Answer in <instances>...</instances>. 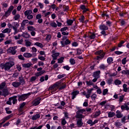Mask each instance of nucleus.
I'll list each match as a JSON object with an SVG mask.
<instances>
[{"label": "nucleus", "mask_w": 129, "mask_h": 129, "mask_svg": "<svg viewBox=\"0 0 129 129\" xmlns=\"http://www.w3.org/2000/svg\"><path fill=\"white\" fill-rule=\"evenodd\" d=\"M15 65V62L10 61L5 63H2L0 64L1 68L3 70L4 69L5 71H9L11 70L12 67Z\"/></svg>", "instance_id": "1"}, {"label": "nucleus", "mask_w": 129, "mask_h": 129, "mask_svg": "<svg viewBox=\"0 0 129 129\" xmlns=\"http://www.w3.org/2000/svg\"><path fill=\"white\" fill-rule=\"evenodd\" d=\"M63 85V83L60 81L56 82L53 85L50 87L49 89L50 90L51 93L54 94L57 91V89H59L60 86Z\"/></svg>", "instance_id": "2"}, {"label": "nucleus", "mask_w": 129, "mask_h": 129, "mask_svg": "<svg viewBox=\"0 0 129 129\" xmlns=\"http://www.w3.org/2000/svg\"><path fill=\"white\" fill-rule=\"evenodd\" d=\"M71 41L67 38V37L64 36L62 40L60 41V44H61V47H65V45H69L71 44Z\"/></svg>", "instance_id": "3"}, {"label": "nucleus", "mask_w": 129, "mask_h": 129, "mask_svg": "<svg viewBox=\"0 0 129 129\" xmlns=\"http://www.w3.org/2000/svg\"><path fill=\"white\" fill-rule=\"evenodd\" d=\"M99 29L102 31L101 32V34H102V35H103L104 36H106V32H105V31L108 30V27L104 24H102L100 25Z\"/></svg>", "instance_id": "4"}, {"label": "nucleus", "mask_w": 129, "mask_h": 129, "mask_svg": "<svg viewBox=\"0 0 129 129\" xmlns=\"http://www.w3.org/2000/svg\"><path fill=\"white\" fill-rule=\"evenodd\" d=\"M51 57L52 58V60H57L58 59V57L60 56V52H56V50H52L51 52Z\"/></svg>", "instance_id": "5"}, {"label": "nucleus", "mask_w": 129, "mask_h": 129, "mask_svg": "<svg viewBox=\"0 0 129 129\" xmlns=\"http://www.w3.org/2000/svg\"><path fill=\"white\" fill-rule=\"evenodd\" d=\"M14 8L15 7L14 6H11L8 9V10L5 12L4 17L8 18V17L10 16L11 13H12V12L13 11V10H14Z\"/></svg>", "instance_id": "6"}, {"label": "nucleus", "mask_w": 129, "mask_h": 129, "mask_svg": "<svg viewBox=\"0 0 129 129\" xmlns=\"http://www.w3.org/2000/svg\"><path fill=\"white\" fill-rule=\"evenodd\" d=\"M85 109H81L78 110L77 112V118H83V117H84V116L82 115V113H83V112H85Z\"/></svg>", "instance_id": "7"}, {"label": "nucleus", "mask_w": 129, "mask_h": 129, "mask_svg": "<svg viewBox=\"0 0 129 129\" xmlns=\"http://www.w3.org/2000/svg\"><path fill=\"white\" fill-rule=\"evenodd\" d=\"M18 48V46H15L14 47H11L8 49V53H11L12 55H15L17 53L16 49Z\"/></svg>", "instance_id": "8"}, {"label": "nucleus", "mask_w": 129, "mask_h": 129, "mask_svg": "<svg viewBox=\"0 0 129 129\" xmlns=\"http://www.w3.org/2000/svg\"><path fill=\"white\" fill-rule=\"evenodd\" d=\"M41 99L40 97L34 99L32 102L33 106H37V105H39V103H41Z\"/></svg>", "instance_id": "9"}, {"label": "nucleus", "mask_w": 129, "mask_h": 129, "mask_svg": "<svg viewBox=\"0 0 129 129\" xmlns=\"http://www.w3.org/2000/svg\"><path fill=\"white\" fill-rule=\"evenodd\" d=\"M68 30V27H64L60 29V32H61L62 35H63L64 36H68L69 35V32H66V31Z\"/></svg>", "instance_id": "10"}, {"label": "nucleus", "mask_w": 129, "mask_h": 129, "mask_svg": "<svg viewBox=\"0 0 129 129\" xmlns=\"http://www.w3.org/2000/svg\"><path fill=\"white\" fill-rule=\"evenodd\" d=\"M18 101H24V100H26L28 98V95L25 94L21 96H18Z\"/></svg>", "instance_id": "11"}, {"label": "nucleus", "mask_w": 129, "mask_h": 129, "mask_svg": "<svg viewBox=\"0 0 129 129\" xmlns=\"http://www.w3.org/2000/svg\"><path fill=\"white\" fill-rule=\"evenodd\" d=\"M85 38H89L91 39H95V34L94 33H89L85 36Z\"/></svg>", "instance_id": "12"}, {"label": "nucleus", "mask_w": 129, "mask_h": 129, "mask_svg": "<svg viewBox=\"0 0 129 129\" xmlns=\"http://www.w3.org/2000/svg\"><path fill=\"white\" fill-rule=\"evenodd\" d=\"M80 92L78 90H75L72 92V93L71 94L72 96V99H74L76 96L79 94Z\"/></svg>", "instance_id": "13"}, {"label": "nucleus", "mask_w": 129, "mask_h": 129, "mask_svg": "<svg viewBox=\"0 0 129 129\" xmlns=\"http://www.w3.org/2000/svg\"><path fill=\"white\" fill-rule=\"evenodd\" d=\"M40 117H41V115L39 113H37L32 116L31 119L32 120H37V119H39Z\"/></svg>", "instance_id": "14"}, {"label": "nucleus", "mask_w": 129, "mask_h": 129, "mask_svg": "<svg viewBox=\"0 0 129 129\" xmlns=\"http://www.w3.org/2000/svg\"><path fill=\"white\" fill-rule=\"evenodd\" d=\"M93 77L94 78H99L100 77V71H97L94 72Z\"/></svg>", "instance_id": "15"}, {"label": "nucleus", "mask_w": 129, "mask_h": 129, "mask_svg": "<svg viewBox=\"0 0 129 129\" xmlns=\"http://www.w3.org/2000/svg\"><path fill=\"white\" fill-rule=\"evenodd\" d=\"M95 54L99 55L101 58H103V57H104V55H105V53H104L102 50H99L96 52Z\"/></svg>", "instance_id": "16"}, {"label": "nucleus", "mask_w": 129, "mask_h": 129, "mask_svg": "<svg viewBox=\"0 0 129 129\" xmlns=\"http://www.w3.org/2000/svg\"><path fill=\"white\" fill-rule=\"evenodd\" d=\"M17 96H14L12 97H11V101L13 104H16V103L18 102V100L17 99Z\"/></svg>", "instance_id": "17"}, {"label": "nucleus", "mask_w": 129, "mask_h": 129, "mask_svg": "<svg viewBox=\"0 0 129 129\" xmlns=\"http://www.w3.org/2000/svg\"><path fill=\"white\" fill-rule=\"evenodd\" d=\"M12 85H13V87H15L16 88H17L19 87V86H20L21 83L17 81L14 82L12 83Z\"/></svg>", "instance_id": "18"}, {"label": "nucleus", "mask_w": 129, "mask_h": 129, "mask_svg": "<svg viewBox=\"0 0 129 129\" xmlns=\"http://www.w3.org/2000/svg\"><path fill=\"white\" fill-rule=\"evenodd\" d=\"M24 68H30L32 66V62H28L27 63H24L22 64Z\"/></svg>", "instance_id": "19"}, {"label": "nucleus", "mask_w": 129, "mask_h": 129, "mask_svg": "<svg viewBox=\"0 0 129 129\" xmlns=\"http://www.w3.org/2000/svg\"><path fill=\"white\" fill-rule=\"evenodd\" d=\"M116 117H117V118H121V117H122V114H121V113L120 112V111L117 110L116 111Z\"/></svg>", "instance_id": "20"}, {"label": "nucleus", "mask_w": 129, "mask_h": 129, "mask_svg": "<svg viewBox=\"0 0 129 129\" xmlns=\"http://www.w3.org/2000/svg\"><path fill=\"white\" fill-rule=\"evenodd\" d=\"M23 56L25 57V58H31V57L33 56V54L29 52H25L23 54Z\"/></svg>", "instance_id": "21"}, {"label": "nucleus", "mask_w": 129, "mask_h": 129, "mask_svg": "<svg viewBox=\"0 0 129 129\" xmlns=\"http://www.w3.org/2000/svg\"><path fill=\"white\" fill-rule=\"evenodd\" d=\"M32 13H33V11L31 10H28L26 11H25L24 12V15L27 17L30 15H31V14H32Z\"/></svg>", "instance_id": "22"}, {"label": "nucleus", "mask_w": 129, "mask_h": 129, "mask_svg": "<svg viewBox=\"0 0 129 129\" xmlns=\"http://www.w3.org/2000/svg\"><path fill=\"white\" fill-rule=\"evenodd\" d=\"M19 83H20V85H24L26 83L25 81V79L22 77H19Z\"/></svg>", "instance_id": "23"}, {"label": "nucleus", "mask_w": 129, "mask_h": 129, "mask_svg": "<svg viewBox=\"0 0 129 129\" xmlns=\"http://www.w3.org/2000/svg\"><path fill=\"white\" fill-rule=\"evenodd\" d=\"M83 125V122H82V119H79L77 121V126L78 127H81Z\"/></svg>", "instance_id": "24"}, {"label": "nucleus", "mask_w": 129, "mask_h": 129, "mask_svg": "<svg viewBox=\"0 0 129 129\" xmlns=\"http://www.w3.org/2000/svg\"><path fill=\"white\" fill-rule=\"evenodd\" d=\"M22 37H24V38H26V39H28V38H30V37H31V35H30V34H29L27 32H24L22 34Z\"/></svg>", "instance_id": "25"}, {"label": "nucleus", "mask_w": 129, "mask_h": 129, "mask_svg": "<svg viewBox=\"0 0 129 129\" xmlns=\"http://www.w3.org/2000/svg\"><path fill=\"white\" fill-rule=\"evenodd\" d=\"M25 105H26L25 102H23L20 105V107L19 108V111H23V108H24Z\"/></svg>", "instance_id": "26"}, {"label": "nucleus", "mask_w": 129, "mask_h": 129, "mask_svg": "<svg viewBox=\"0 0 129 129\" xmlns=\"http://www.w3.org/2000/svg\"><path fill=\"white\" fill-rule=\"evenodd\" d=\"M45 73V71L43 70L40 72H38L35 74V76L37 77L39 76H41V75H42V74H44Z\"/></svg>", "instance_id": "27"}, {"label": "nucleus", "mask_w": 129, "mask_h": 129, "mask_svg": "<svg viewBox=\"0 0 129 129\" xmlns=\"http://www.w3.org/2000/svg\"><path fill=\"white\" fill-rule=\"evenodd\" d=\"M108 113V117H113V116H114V115H115V113H114V112H107Z\"/></svg>", "instance_id": "28"}, {"label": "nucleus", "mask_w": 129, "mask_h": 129, "mask_svg": "<svg viewBox=\"0 0 129 129\" xmlns=\"http://www.w3.org/2000/svg\"><path fill=\"white\" fill-rule=\"evenodd\" d=\"M35 46H37V47H39V48H43L44 45L40 42H35L34 43Z\"/></svg>", "instance_id": "29"}, {"label": "nucleus", "mask_w": 129, "mask_h": 129, "mask_svg": "<svg viewBox=\"0 0 129 129\" xmlns=\"http://www.w3.org/2000/svg\"><path fill=\"white\" fill-rule=\"evenodd\" d=\"M20 18H21V16L20 14H18L14 16L13 19L15 20V21H18V20L20 19Z\"/></svg>", "instance_id": "30"}, {"label": "nucleus", "mask_w": 129, "mask_h": 129, "mask_svg": "<svg viewBox=\"0 0 129 129\" xmlns=\"http://www.w3.org/2000/svg\"><path fill=\"white\" fill-rule=\"evenodd\" d=\"M10 32H11V29L9 28H6L2 31V33H3V34H6L7 33H10Z\"/></svg>", "instance_id": "31"}, {"label": "nucleus", "mask_w": 129, "mask_h": 129, "mask_svg": "<svg viewBox=\"0 0 129 129\" xmlns=\"http://www.w3.org/2000/svg\"><path fill=\"white\" fill-rule=\"evenodd\" d=\"M81 9L83 10V13H86V12L88 11V9H87L84 5L81 6Z\"/></svg>", "instance_id": "32"}, {"label": "nucleus", "mask_w": 129, "mask_h": 129, "mask_svg": "<svg viewBox=\"0 0 129 129\" xmlns=\"http://www.w3.org/2000/svg\"><path fill=\"white\" fill-rule=\"evenodd\" d=\"M12 25H13V26H12L13 28H18L19 26V24L18 22H13L12 23Z\"/></svg>", "instance_id": "33"}, {"label": "nucleus", "mask_w": 129, "mask_h": 129, "mask_svg": "<svg viewBox=\"0 0 129 129\" xmlns=\"http://www.w3.org/2000/svg\"><path fill=\"white\" fill-rule=\"evenodd\" d=\"M50 25L52 28H57V24L55 22H54V21L51 22L50 23Z\"/></svg>", "instance_id": "34"}, {"label": "nucleus", "mask_w": 129, "mask_h": 129, "mask_svg": "<svg viewBox=\"0 0 129 129\" xmlns=\"http://www.w3.org/2000/svg\"><path fill=\"white\" fill-rule=\"evenodd\" d=\"M31 45H32V43L29 40H25V46L26 47H30Z\"/></svg>", "instance_id": "35"}, {"label": "nucleus", "mask_w": 129, "mask_h": 129, "mask_svg": "<svg viewBox=\"0 0 129 129\" xmlns=\"http://www.w3.org/2000/svg\"><path fill=\"white\" fill-rule=\"evenodd\" d=\"M43 126V125H41L39 126H35L34 127H31L29 129H41Z\"/></svg>", "instance_id": "36"}, {"label": "nucleus", "mask_w": 129, "mask_h": 129, "mask_svg": "<svg viewBox=\"0 0 129 129\" xmlns=\"http://www.w3.org/2000/svg\"><path fill=\"white\" fill-rule=\"evenodd\" d=\"M115 125L116 127H119V126H121V123L119 122L118 120L115 122Z\"/></svg>", "instance_id": "37"}, {"label": "nucleus", "mask_w": 129, "mask_h": 129, "mask_svg": "<svg viewBox=\"0 0 129 129\" xmlns=\"http://www.w3.org/2000/svg\"><path fill=\"white\" fill-rule=\"evenodd\" d=\"M113 61V58L112 57H108L107 59V62L108 64H111V63H112Z\"/></svg>", "instance_id": "38"}, {"label": "nucleus", "mask_w": 129, "mask_h": 129, "mask_svg": "<svg viewBox=\"0 0 129 129\" xmlns=\"http://www.w3.org/2000/svg\"><path fill=\"white\" fill-rule=\"evenodd\" d=\"M99 67L101 69L104 70L106 69V68H107V66H106L104 64H101Z\"/></svg>", "instance_id": "39"}, {"label": "nucleus", "mask_w": 129, "mask_h": 129, "mask_svg": "<svg viewBox=\"0 0 129 129\" xmlns=\"http://www.w3.org/2000/svg\"><path fill=\"white\" fill-rule=\"evenodd\" d=\"M114 84L116 85H120L121 84V81L119 80H116L114 81Z\"/></svg>", "instance_id": "40"}, {"label": "nucleus", "mask_w": 129, "mask_h": 129, "mask_svg": "<svg viewBox=\"0 0 129 129\" xmlns=\"http://www.w3.org/2000/svg\"><path fill=\"white\" fill-rule=\"evenodd\" d=\"M27 29L28 31H31V32H32L33 31H36V29L33 26H28Z\"/></svg>", "instance_id": "41"}, {"label": "nucleus", "mask_w": 129, "mask_h": 129, "mask_svg": "<svg viewBox=\"0 0 129 129\" xmlns=\"http://www.w3.org/2000/svg\"><path fill=\"white\" fill-rule=\"evenodd\" d=\"M121 62L123 65H125V64H126V62H127V60H126V57H124L123 58H122Z\"/></svg>", "instance_id": "42"}, {"label": "nucleus", "mask_w": 129, "mask_h": 129, "mask_svg": "<svg viewBox=\"0 0 129 129\" xmlns=\"http://www.w3.org/2000/svg\"><path fill=\"white\" fill-rule=\"evenodd\" d=\"M101 112L100 111H96L95 114H94V117H97V116H99L100 115Z\"/></svg>", "instance_id": "43"}, {"label": "nucleus", "mask_w": 129, "mask_h": 129, "mask_svg": "<svg viewBox=\"0 0 129 129\" xmlns=\"http://www.w3.org/2000/svg\"><path fill=\"white\" fill-rule=\"evenodd\" d=\"M63 61H64V57H60L58 59V62H57L59 63H63Z\"/></svg>", "instance_id": "44"}, {"label": "nucleus", "mask_w": 129, "mask_h": 129, "mask_svg": "<svg viewBox=\"0 0 129 129\" xmlns=\"http://www.w3.org/2000/svg\"><path fill=\"white\" fill-rule=\"evenodd\" d=\"M28 23H29V20H23L22 21L21 26H26V24H28Z\"/></svg>", "instance_id": "45"}, {"label": "nucleus", "mask_w": 129, "mask_h": 129, "mask_svg": "<svg viewBox=\"0 0 129 129\" xmlns=\"http://www.w3.org/2000/svg\"><path fill=\"white\" fill-rule=\"evenodd\" d=\"M97 97V95L96 94H93L91 96L92 100H95Z\"/></svg>", "instance_id": "46"}, {"label": "nucleus", "mask_w": 129, "mask_h": 129, "mask_svg": "<svg viewBox=\"0 0 129 129\" xmlns=\"http://www.w3.org/2000/svg\"><path fill=\"white\" fill-rule=\"evenodd\" d=\"M74 21L73 20H68L67 21V23L69 26H71L73 24Z\"/></svg>", "instance_id": "47"}, {"label": "nucleus", "mask_w": 129, "mask_h": 129, "mask_svg": "<svg viewBox=\"0 0 129 129\" xmlns=\"http://www.w3.org/2000/svg\"><path fill=\"white\" fill-rule=\"evenodd\" d=\"M51 38H52V35L48 34L46 36V41H47V42H49V41L51 40Z\"/></svg>", "instance_id": "48"}, {"label": "nucleus", "mask_w": 129, "mask_h": 129, "mask_svg": "<svg viewBox=\"0 0 129 129\" xmlns=\"http://www.w3.org/2000/svg\"><path fill=\"white\" fill-rule=\"evenodd\" d=\"M6 86V82H4L1 84H0V89H3L5 88Z\"/></svg>", "instance_id": "49"}, {"label": "nucleus", "mask_w": 129, "mask_h": 129, "mask_svg": "<svg viewBox=\"0 0 129 129\" xmlns=\"http://www.w3.org/2000/svg\"><path fill=\"white\" fill-rule=\"evenodd\" d=\"M107 93H108V89H104L103 90V95H106V94H107Z\"/></svg>", "instance_id": "50"}, {"label": "nucleus", "mask_w": 129, "mask_h": 129, "mask_svg": "<svg viewBox=\"0 0 129 129\" xmlns=\"http://www.w3.org/2000/svg\"><path fill=\"white\" fill-rule=\"evenodd\" d=\"M70 62L71 65H74L76 63V61L74 60V58H70Z\"/></svg>", "instance_id": "51"}, {"label": "nucleus", "mask_w": 129, "mask_h": 129, "mask_svg": "<svg viewBox=\"0 0 129 129\" xmlns=\"http://www.w3.org/2000/svg\"><path fill=\"white\" fill-rule=\"evenodd\" d=\"M38 5L40 9H41V10L44 9V4H43L40 2H38Z\"/></svg>", "instance_id": "52"}, {"label": "nucleus", "mask_w": 129, "mask_h": 129, "mask_svg": "<svg viewBox=\"0 0 129 129\" xmlns=\"http://www.w3.org/2000/svg\"><path fill=\"white\" fill-rule=\"evenodd\" d=\"M84 19L85 18L84 16H81V17L79 19V21L81 23H84Z\"/></svg>", "instance_id": "53"}, {"label": "nucleus", "mask_w": 129, "mask_h": 129, "mask_svg": "<svg viewBox=\"0 0 129 129\" xmlns=\"http://www.w3.org/2000/svg\"><path fill=\"white\" fill-rule=\"evenodd\" d=\"M66 87V85L63 84L62 83V85L59 87V90H62V89H64V88H65Z\"/></svg>", "instance_id": "54"}, {"label": "nucleus", "mask_w": 129, "mask_h": 129, "mask_svg": "<svg viewBox=\"0 0 129 129\" xmlns=\"http://www.w3.org/2000/svg\"><path fill=\"white\" fill-rule=\"evenodd\" d=\"M87 123H88V124H90L91 126H92L93 125V121H92V120H89L87 121Z\"/></svg>", "instance_id": "55"}, {"label": "nucleus", "mask_w": 129, "mask_h": 129, "mask_svg": "<svg viewBox=\"0 0 129 129\" xmlns=\"http://www.w3.org/2000/svg\"><path fill=\"white\" fill-rule=\"evenodd\" d=\"M112 79H108L107 81V84H108L109 85H110V84H111V83H112Z\"/></svg>", "instance_id": "56"}, {"label": "nucleus", "mask_w": 129, "mask_h": 129, "mask_svg": "<svg viewBox=\"0 0 129 129\" xmlns=\"http://www.w3.org/2000/svg\"><path fill=\"white\" fill-rule=\"evenodd\" d=\"M97 93L98 94H101V93H102V91H101V89L100 88L97 89Z\"/></svg>", "instance_id": "57"}, {"label": "nucleus", "mask_w": 129, "mask_h": 129, "mask_svg": "<svg viewBox=\"0 0 129 129\" xmlns=\"http://www.w3.org/2000/svg\"><path fill=\"white\" fill-rule=\"evenodd\" d=\"M123 97H124L123 95L119 96V102H122V101H123Z\"/></svg>", "instance_id": "58"}, {"label": "nucleus", "mask_w": 129, "mask_h": 129, "mask_svg": "<svg viewBox=\"0 0 129 129\" xmlns=\"http://www.w3.org/2000/svg\"><path fill=\"white\" fill-rule=\"evenodd\" d=\"M77 54L78 55H80V54H82V50L79 49H77Z\"/></svg>", "instance_id": "59"}, {"label": "nucleus", "mask_w": 129, "mask_h": 129, "mask_svg": "<svg viewBox=\"0 0 129 129\" xmlns=\"http://www.w3.org/2000/svg\"><path fill=\"white\" fill-rule=\"evenodd\" d=\"M16 68L18 70V71H21V70H22V67H21V65L20 64H17L16 66Z\"/></svg>", "instance_id": "60"}, {"label": "nucleus", "mask_w": 129, "mask_h": 129, "mask_svg": "<svg viewBox=\"0 0 129 129\" xmlns=\"http://www.w3.org/2000/svg\"><path fill=\"white\" fill-rule=\"evenodd\" d=\"M66 123H67V122L66 121V120H65V119H62L61 120V124H62V125H65V124H66Z\"/></svg>", "instance_id": "61"}, {"label": "nucleus", "mask_w": 129, "mask_h": 129, "mask_svg": "<svg viewBox=\"0 0 129 129\" xmlns=\"http://www.w3.org/2000/svg\"><path fill=\"white\" fill-rule=\"evenodd\" d=\"M93 91V88H91L90 89H89L87 90V93L88 94H90L91 95V93Z\"/></svg>", "instance_id": "62"}, {"label": "nucleus", "mask_w": 129, "mask_h": 129, "mask_svg": "<svg viewBox=\"0 0 129 129\" xmlns=\"http://www.w3.org/2000/svg\"><path fill=\"white\" fill-rule=\"evenodd\" d=\"M33 15H32L31 14L29 15H28L27 16V19H28V20H32V19H33Z\"/></svg>", "instance_id": "63"}, {"label": "nucleus", "mask_w": 129, "mask_h": 129, "mask_svg": "<svg viewBox=\"0 0 129 129\" xmlns=\"http://www.w3.org/2000/svg\"><path fill=\"white\" fill-rule=\"evenodd\" d=\"M8 94V91H3V93L2 94V95H3L4 96H7Z\"/></svg>", "instance_id": "64"}]
</instances>
